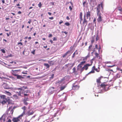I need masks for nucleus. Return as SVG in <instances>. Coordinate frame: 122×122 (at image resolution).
Wrapping results in <instances>:
<instances>
[{
  "label": "nucleus",
  "mask_w": 122,
  "mask_h": 122,
  "mask_svg": "<svg viewBox=\"0 0 122 122\" xmlns=\"http://www.w3.org/2000/svg\"><path fill=\"white\" fill-rule=\"evenodd\" d=\"M114 66H115V65H112V66H108V67H112Z\"/></svg>",
  "instance_id": "680f3d73"
},
{
  "label": "nucleus",
  "mask_w": 122,
  "mask_h": 122,
  "mask_svg": "<svg viewBox=\"0 0 122 122\" xmlns=\"http://www.w3.org/2000/svg\"><path fill=\"white\" fill-rule=\"evenodd\" d=\"M118 10L120 11H122V8H119Z\"/></svg>",
  "instance_id": "864d4df0"
},
{
  "label": "nucleus",
  "mask_w": 122,
  "mask_h": 122,
  "mask_svg": "<svg viewBox=\"0 0 122 122\" xmlns=\"http://www.w3.org/2000/svg\"><path fill=\"white\" fill-rule=\"evenodd\" d=\"M44 66H45L46 67V68H48L50 66L49 64L47 63H44Z\"/></svg>",
  "instance_id": "bb28decb"
},
{
  "label": "nucleus",
  "mask_w": 122,
  "mask_h": 122,
  "mask_svg": "<svg viewBox=\"0 0 122 122\" xmlns=\"http://www.w3.org/2000/svg\"><path fill=\"white\" fill-rule=\"evenodd\" d=\"M66 19L67 20H69L70 19V18L68 16H67L66 17Z\"/></svg>",
  "instance_id": "052dcab7"
},
{
  "label": "nucleus",
  "mask_w": 122,
  "mask_h": 122,
  "mask_svg": "<svg viewBox=\"0 0 122 122\" xmlns=\"http://www.w3.org/2000/svg\"><path fill=\"white\" fill-rule=\"evenodd\" d=\"M106 85V84H105L104 83H103L101 85L100 84V87H99L100 88L102 87L104 88L105 87Z\"/></svg>",
  "instance_id": "412c9836"
},
{
  "label": "nucleus",
  "mask_w": 122,
  "mask_h": 122,
  "mask_svg": "<svg viewBox=\"0 0 122 122\" xmlns=\"http://www.w3.org/2000/svg\"><path fill=\"white\" fill-rule=\"evenodd\" d=\"M4 87L5 89H9L10 88H9L8 86L6 84H5L4 85Z\"/></svg>",
  "instance_id": "5701e85b"
},
{
  "label": "nucleus",
  "mask_w": 122,
  "mask_h": 122,
  "mask_svg": "<svg viewBox=\"0 0 122 122\" xmlns=\"http://www.w3.org/2000/svg\"><path fill=\"white\" fill-rule=\"evenodd\" d=\"M57 40L56 38L54 37L53 38V41H56Z\"/></svg>",
  "instance_id": "3c124183"
},
{
  "label": "nucleus",
  "mask_w": 122,
  "mask_h": 122,
  "mask_svg": "<svg viewBox=\"0 0 122 122\" xmlns=\"http://www.w3.org/2000/svg\"><path fill=\"white\" fill-rule=\"evenodd\" d=\"M99 39V37L98 36V35H97V37L96 38V41H98Z\"/></svg>",
  "instance_id": "58836bf2"
},
{
  "label": "nucleus",
  "mask_w": 122,
  "mask_h": 122,
  "mask_svg": "<svg viewBox=\"0 0 122 122\" xmlns=\"http://www.w3.org/2000/svg\"><path fill=\"white\" fill-rule=\"evenodd\" d=\"M91 16V12L89 11H88V12H87L86 14V16L87 19H88V18L89 17L90 19V17Z\"/></svg>",
  "instance_id": "dca6fc26"
},
{
  "label": "nucleus",
  "mask_w": 122,
  "mask_h": 122,
  "mask_svg": "<svg viewBox=\"0 0 122 122\" xmlns=\"http://www.w3.org/2000/svg\"><path fill=\"white\" fill-rule=\"evenodd\" d=\"M23 88H24L25 89L27 88V87H25L24 86H23L21 87L16 88L15 89L16 90L20 91L19 92H16L17 94L19 96H21V94H23L24 93V90L23 89Z\"/></svg>",
  "instance_id": "f03ea898"
},
{
  "label": "nucleus",
  "mask_w": 122,
  "mask_h": 122,
  "mask_svg": "<svg viewBox=\"0 0 122 122\" xmlns=\"http://www.w3.org/2000/svg\"><path fill=\"white\" fill-rule=\"evenodd\" d=\"M20 71V70H12L11 71L13 75L15 76V75H17V74H16V73H17V72L19 71Z\"/></svg>",
  "instance_id": "ddd939ff"
},
{
  "label": "nucleus",
  "mask_w": 122,
  "mask_h": 122,
  "mask_svg": "<svg viewBox=\"0 0 122 122\" xmlns=\"http://www.w3.org/2000/svg\"><path fill=\"white\" fill-rule=\"evenodd\" d=\"M100 6H101L102 8V11L103 10V2H101L100 4H99L97 7V15L101 14L100 12Z\"/></svg>",
  "instance_id": "20e7f679"
},
{
  "label": "nucleus",
  "mask_w": 122,
  "mask_h": 122,
  "mask_svg": "<svg viewBox=\"0 0 122 122\" xmlns=\"http://www.w3.org/2000/svg\"><path fill=\"white\" fill-rule=\"evenodd\" d=\"M85 16L86 15H85L84 16V20L83 21V24L84 25H87V21L86 20V19L85 18Z\"/></svg>",
  "instance_id": "4468645a"
},
{
  "label": "nucleus",
  "mask_w": 122,
  "mask_h": 122,
  "mask_svg": "<svg viewBox=\"0 0 122 122\" xmlns=\"http://www.w3.org/2000/svg\"><path fill=\"white\" fill-rule=\"evenodd\" d=\"M28 98H25L23 100V101H28Z\"/></svg>",
  "instance_id": "49530a36"
},
{
  "label": "nucleus",
  "mask_w": 122,
  "mask_h": 122,
  "mask_svg": "<svg viewBox=\"0 0 122 122\" xmlns=\"http://www.w3.org/2000/svg\"><path fill=\"white\" fill-rule=\"evenodd\" d=\"M39 7H40V8L41 7V2H40L39 4L38 5Z\"/></svg>",
  "instance_id": "de8ad7c7"
},
{
  "label": "nucleus",
  "mask_w": 122,
  "mask_h": 122,
  "mask_svg": "<svg viewBox=\"0 0 122 122\" xmlns=\"http://www.w3.org/2000/svg\"><path fill=\"white\" fill-rule=\"evenodd\" d=\"M48 63H49L50 64V65H53V63L52 61H48Z\"/></svg>",
  "instance_id": "f704fd0d"
},
{
  "label": "nucleus",
  "mask_w": 122,
  "mask_h": 122,
  "mask_svg": "<svg viewBox=\"0 0 122 122\" xmlns=\"http://www.w3.org/2000/svg\"><path fill=\"white\" fill-rule=\"evenodd\" d=\"M15 107H13V109H11L10 111V113L11 114H13V112H14V109H15Z\"/></svg>",
  "instance_id": "7c9ffc66"
},
{
  "label": "nucleus",
  "mask_w": 122,
  "mask_h": 122,
  "mask_svg": "<svg viewBox=\"0 0 122 122\" xmlns=\"http://www.w3.org/2000/svg\"><path fill=\"white\" fill-rule=\"evenodd\" d=\"M3 122H5V117L3 118Z\"/></svg>",
  "instance_id": "4d7b16f0"
},
{
  "label": "nucleus",
  "mask_w": 122,
  "mask_h": 122,
  "mask_svg": "<svg viewBox=\"0 0 122 122\" xmlns=\"http://www.w3.org/2000/svg\"><path fill=\"white\" fill-rule=\"evenodd\" d=\"M82 12H81L79 15V18L80 19V23L81 24V21L82 20Z\"/></svg>",
  "instance_id": "2eb2a0df"
},
{
  "label": "nucleus",
  "mask_w": 122,
  "mask_h": 122,
  "mask_svg": "<svg viewBox=\"0 0 122 122\" xmlns=\"http://www.w3.org/2000/svg\"><path fill=\"white\" fill-rule=\"evenodd\" d=\"M92 63L91 64H87L84 66L83 67V68H84L85 70H86L88 69V67L91 66L92 65Z\"/></svg>",
  "instance_id": "f8f14e48"
},
{
  "label": "nucleus",
  "mask_w": 122,
  "mask_h": 122,
  "mask_svg": "<svg viewBox=\"0 0 122 122\" xmlns=\"http://www.w3.org/2000/svg\"><path fill=\"white\" fill-rule=\"evenodd\" d=\"M31 22V20H29V21L28 22V23L29 24H30Z\"/></svg>",
  "instance_id": "13d9d810"
},
{
  "label": "nucleus",
  "mask_w": 122,
  "mask_h": 122,
  "mask_svg": "<svg viewBox=\"0 0 122 122\" xmlns=\"http://www.w3.org/2000/svg\"><path fill=\"white\" fill-rule=\"evenodd\" d=\"M3 115L0 118V122H2L3 121Z\"/></svg>",
  "instance_id": "c9c22d12"
},
{
  "label": "nucleus",
  "mask_w": 122,
  "mask_h": 122,
  "mask_svg": "<svg viewBox=\"0 0 122 122\" xmlns=\"http://www.w3.org/2000/svg\"><path fill=\"white\" fill-rule=\"evenodd\" d=\"M11 120L10 119H8L7 121L6 122H11Z\"/></svg>",
  "instance_id": "8fccbe9b"
},
{
  "label": "nucleus",
  "mask_w": 122,
  "mask_h": 122,
  "mask_svg": "<svg viewBox=\"0 0 122 122\" xmlns=\"http://www.w3.org/2000/svg\"><path fill=\"white\" fill-rule=\"evenodd\" d=\"M95 36H94V37H93L92 38V40L91 41V43H92L93 44L94 42L95 39L94 38V37Z\"/></svg>",
  "instance_id": "c85d7f7f"
},
{
  "label": "nucleus",
  "mask_w": 122,
  "mask_h": 122,
  "mask_svg": "<svg viewBox=\"0 0 122 122\" xmlns=\"http://www.w3.org/2000/svg\"><path fill=\"white\" fill-rule=\"evenodd\" d=\"M26 108V107L25 106H24L21 108L23 110V111L22 113L20 115V116H23L25 114V110Z\"/></svg>",
  "instance_id": "9d476101"
},
{
  "label": "nucleus",
  "mask_w": 122,
  "mask_h": 122,
  "mask_svg": "<svg viewBox=\"0 0 122 122\" xmlns=\"http://www.w3.org/2000/svg\"><path fill=\"white\" fill-rule=\"evenodd\" d=\"M85 69L84 68H83V67H82L80 70V71L81 72H81H82Z\"/></svg>",
  "instance_id": "a19ab883"
},
{
  "label": "nucleus",
  "mask_w": 122,
  "mask_h": 122,
  "mask_svg": "<svg viewBox=\"0 0 122 122\" xmlns=\"http://www.w3.org/2000/svg\"><path fill=\"white\" fill-rule=\"evenodd\" d=\"M100 68L99 66L98 67V68H96L95 66H94L92 68V70L88 73V75L94 73H95V71L97 72H99L100 71Z\"/></svg>",
  "instance_id": "7ed1b4c3"
},
{
  "label": "nucleus",
  "mask_w": 122,
  "mask_h": 122,
  "mask_svg": "<svg viewBox=\"0 0 122 122\" xmlns=\"http://www.w3.org/2000/svg\"><path fill=\"white\" fill-rule=\"evenodd\" d=\"M48 14L50 15H51V12H48Z\"/></svg>",
  "instance_id": "338daca9"
},
{
  "label": "nucleus",
  "mask_w": 122,
  "mask_h": 122,
  "mask_svg": "<svg viewBox=\"0 0 122 122\" xmlns=\"http://www.w3.org/2000/svg\"><path fill=\"white\" fill-rule=\"evenodd\" d=\"M49 19L51 20H53L54 19V18L53 17H50L49 18Z\"/></svg>",
  "instance_id": "bf43d9fd"
},
{
  "label": "nucleus",
  "mask_w": 122,
  "mask_h": 122,
  "mask_svg": "<svg viewBox=\"0 0 122 122\" xmlns=\"http://www.w3.org/2000/svg\"><path fill=\"white\" fill-rule=\"evenodd\" d=\"M96 18H94V19L93 20V22L96 25Z\"/></svg>",
  "instance_id": "c03bdc74"
},
{
  "label": "nucleus",
  "mask_w": 122,
  "mask_h": 122,
  "mask_svg": "<svg viewBox=\"0 0 122 122\" xmlns=\"http://www.w3.org/2000/svg\"><path fill=\"white\" fill-rule=\"evenodd\" d=\"M85 63V61H82L81 62H80V64H81V65H83L84 63Z\"/></svg>",
  "instance_id": "e433bc0d"
},
{
  "label": "nucleus",
  "mask_w": 122,
  "mask_h": 122,
  "mask_svg": "<svg viewBox=\"0 0 122 122\" xmlns=\"http://www.w3.org/2000/svg\"><path fill=\"white\" fill-rule=\"evenodd\" d=\"M101 14L97 15L98 16V18L97 19V21L99 23H100L102 20V18L101 16Z\"/></svg>",
  "instance_id": "423d86ee"
},
{
  "label": "nucleus",
  "mask_w": 122,
  "mask_h": 122,
  "mask_svg": "<svg viewBox=\"0 0 122 122\" xmlns=\"http://www.w3.org/2000/svg\"><path fill=\"white\" fill-rule=\"evenodd\" d=\"M66 86H61L60 88V89L61 91H62L65 88Z\"/></svg>",
  "instance_id": "cd10ccee"
},
{
  "label": "nucleus",
  "mask_w": 122,
  "mask_h": 122,
  "mask_svg": "<svg viewBox=\"0 0 122 122\" xmlns=\"http://www.w3.org/2000/svg\"><path fill=\"white\" fill-rule=\"evenodd\" d=\"M65 25L66 26H68L70 25V23L68 22H66Z\"/></svg>",
  "instance_id": "4c0bfd02"
},
{
  "label": "nucleus",
  "mask_w": 122,
  "mask_h": 122,
  "mask_svg": "<svg viewBox=\"0 0 122 122\" xmlns=\"http://www.w3.org/2000/svg\"><path fill=\"white\" fill-rule=\"evenodd\" d=\"M121 76H122V73H121L120 72L117 74L115 76H114V78L115 79H116L120 78Z\"/></svg>",
  "instance_id": "1a4fd4ad"
},
{
  "label": "nucleus",
  "mask_w": 122,
  "mask_h": 122,
  "mask_svg": "<svg viewBox=\"0 0 122 122\" xmlns=\"http://www.w3.org/2000/svg\"><path fill=\"white\" fill-rule=\"evenodd\" d=\"M117 70L120 71L121 72H120L121 73H122V69H121L120 68L117 67Z\"/></svg>",
  "instance_id": "72a5a7b5"
},
{
  "label": "nucleus",
  "mask_w": 122,
  "mask_h": 122,
  "mask_svg": "<svg viewBox=\"0 0 122 122\" xmlns=\"http://www.w3.org/2000/svg\"><path fill=\"white\" fill-rule=\"evenodd\" d=\"M2 2L3 4H4L5 3V1L4 0H2Z\"/></svg>",
  "instance_id": "69168bd1"
},
{
  "label": "nucleus",
  "mask_w": 122,
  "mask_h": 122,
  "mask_svg": "<svg viewBox=\"0 0 122 122\" xmlns=\"http://www.w3.org/2000/svg\"><path fill=\"white\" fill-rule=\"evenodd\" d=\"M63 22V21H62L61 20H60V21L59 22V24H61V23H62Z\"/></svg>",
  "instance_id": "603ef678"
},
{
  "label": "nucleus",
  "mask_w": 122,
  "mask_h": 122,
  "mask_svg": "<svg viewBox=\"0 0 122 122\" xmlns=\"http://www.w3.org/2000/svg\"><path fill=\"white\" fill-rule=\"evenodd\" d=\"M90 53H88L87 55L85 57V59H87L89 57H90Z\"/></svg>",
  "instance_id": "c756f323"
},
{
  "label": "nucleus",
  "mask_w": 122,
  "mask_h": 122,
  "mask_svg": "<svg viewBox=\"0 0 122 122\" xmlns=\"http://www.w3.org/2000/svg\"><path fill=\"white\" fill-rule=\"evenodd\" d=\"M101 77H99L96 80V82L97 83L98 87H99L100 84L101 82Z\"/></svg>",
  "instance_id": "6e6552de"
},
{
  "label": "nucleus",
  "mask_w": 122,
  "mask_h": 122,
  "mask_svg": "<svg viewBox=\"0 0 122 122\" xmlns=\"http://www.w3.org/2000/svg\"><path fill=\"white\" fill-rule=\"evenodd\" d=\"M24 104L26 105H27L28 104V103L26 102V101H23Z\"/></svg>",
  "instance_id": "473e14b6"
},
{
  "label": "nucleus",
  "mask_w": 122,
  "mask_h": 122,
  "mask_svg": "<svg viewBox=\"0 0 122 122\" xmlns=\"http://www.w3.org/2000/svg\"><path fill=\"white\" fill-rule=\"evenodd\" d=\"M12 107H9L8 109V111H10L11 109H12Z\"/></svg>",
  "instance_id": "79ce46f5"
},
{
  "label": "nucleus",
  "mask_w": 122,
  "mask_h": 122,
  "mask_svg": "<svg viewBox=\"0 0 122 122\" xmlns=\"http://www.w3.org/2000/svg\"><path fill=\"white\" fill-rule=\"evenodd\" d=\"M95 56L92 59V60H95L96 58H100V56H99V54H98L97 52H96L95 53Z\"/></svg>",
  "instance_id": "9b49d317"
},
{
  "label": "nucleus",
  "mask_w": 122,
  "mask_h": 122,
  "mask_svg": "<svg viewBox=\"0 0 122 122\" xmlns=\"http://www.w3.org/2000/svg\"><path fill=\"white\" fill-rule=\"evenodd\" d=\"M95 47L97 49H98V45L97 44H96V45H95Z\"/></svg>",
  "instance_id": "6e6d98bb"
},
{
  "label": "nucleus",
  "mask_w": 122,
  "mask_h": 122,
  "mask_svg": "<svg viewBox=\"0 0 122 122\" xmlns=\"http://www.w3.org/2000/svg\"><path fill=\"white\" fill-rule=\"evenodd\" d=\"M4 93L7 95L9 96H11L12 95V94L11 93L6 91H5Z\"/></svg>",
  "instance_id": "a211bd4d"
},
{
  "label": "nucleus",
  "mask_w": 122,
  "mask_h": 122,
  "mask_svg": "<svg viewBox=\"0 0 122 122\" xmlns=\"http://www.w3.org/2000/svg\"><path fill=\"white\" fill-rule=\"evenodd\" d=\"M73 73H76L77 72L76 71V68L75 67L73 68L72 69Z\"/></svg>",
  "instance_id": "a878e982"
},
{
  "label": "nucleus",
  "mask_w": 122,
  "mask_h": 122,
  "mask_svg": "<svg viewBox=\"0 0 122 122\" xmlns=\"http://www.w3.org/2000/svg\"><path fill=\"white\" fill-rule=\"evenodd\" d=\"M24 122H30V121H28L27 120H25Z\"/></svg>",
  "instance_id": "774afa93"
},
{
  "label": "nucleus",
  "mask_w": 122,
  "mask_h": 122,
  "mask_svg": "<svg viewBox=\"0 0 122 122\" xmlns=\"http://www.w3.org/2000/svg\"><path fill=\"white\" fill-rule=\"evenodd\" d=\"M70 51H68L67 52H66L64 54L62 55V57L64 58L69 53H70Z\"/></svg>",
  "instance_id": "4be33fe9"
},
{
  "label": "nucleus",
  "mask_w": 122,
  "mask_h": 122,
  "mask_svg": "<svg viewBox=\"0 0 122 122\" xmlns=\"http://www.w3.org/2000/svg\"><path fill=\"white\" fill-rule=\"evenodd\" d=\"M69 9L70 10H72V8H71V6H70L69 7Z\"/></svg>",
  "instance_id": "0e129e2a"
},
{
  "label": "nucleus",
  "mask_w": 122,
  "mask_h": 122,
  "mask_svg": "<svg viewBox=\"0 0 122 122\" xmlns=\"http://www.w3.org/2000/svg\"><path fill=\"white\" fill-rule=\"evenodd\" d=\"M82 65L80 64H79L77 66V70H78L80 68H82Z\"/></svg>",
  "instance_id": "b1692460"
},
{
  "label": "nucleus",
  "mask_w": 122,
  "mask_h": 122,
  "mask_svg": "<svg viewBox=\"0 0 122 122\" xmlns=\"http://www.w3.org/2000/svg\"><path fill=\"white\" fill-rule=\"evenodd\" d=\"M22 117L20 116V115L17 117L13 118L12 119V121L13 122H19L20 121V120L21 119V117Z\"/></svg>",
  "instance_id": "39448f33"
},
{
  "label": "nucleus",
  "mask_w": 122,
  "mask_h": 122,
  "mask_svg": "<svg viewBox=\"0 0 122 122\" xmlns=\"http://www.w3.org/2000/svg\"><path fill=\"white\" fill-rule=\"evenodd\" d=\"M79 86L77 85H73V89H78L79 88Z\"/></svg>",
  "instance_id": "6ab92c4d"
},
{
  "label": "nucleus",
  "mask_w": 122,
  "mask_h": 122,
  "mask_svg": "<svg viewBox=\"0 0 122 122\" xmlns=\"http://www.w3.org/2000/svg\"><path fill=\"white\" fill-rule=\"evenodd\" d=\"M0 97L2 101L1 103L2 104H5L7 102H8L9 104V101L10 99L9 97H7L6 96L4 95H1Z\"/></svg>",
  "instance_id": "f257e3e1"
},
{
  "label": "nucleus",
  "mask_w": 122,
  "mask_h": 122,
  "mask_svg": "<svg viewBox=\"0 0 122 122\" xmlns=\"http://www.w3.org/2000/svg\"><path fill=\"white\" fill-rule=\"evenodd\" d=\"M21 12L20 11H19L18 12V13L19 14H21Z\"/></svg>",
  "instance_id": "e2e57ef3"
},
{
  "label": "nucleus",
  "mask_w": 122,
  "mask_h": 122,
  "mask_svg": "<svg viewBox=\"0 0 122 122\" xmlns=\"http://www.w3.org/2000/svg\"><path fill=\"white\" fill-rule=\"evenodd\" d=\"M1 51L3 53H5V50L4 49H1Z\"/></svg>",
  "instance_id": "37998d69"
},
{
  "label": "nucleus",
  "mask_w": 122,
  "mask_h": 122,
  "mask_svg": "<svg viewBox=\"0 0 122 122\" xmlns=\"http://www.w3.org/2000/svg\"><path fill=\"white\" fill-rule=\"evenodd\" d=\"M34 112L30 110L28 111L26 113V115L27 116H29L33 114Z\"/></svg>",
  "instance_id": "0eeeda50"
},
{
  "label": "nucleus",
  "mask_w": 122,
  "mask_h": 122,
  "mask_svg": "<svg viewBox=\"0 0 122 122\" xmlns=\"http://www.w3.org/2000/svg\"><path fill=\"white\" fill-rule=\"evenodd\" d=\"M35 50H33V51H32L31 53L32 54H33V55H34L35 54Z\"/></svg>",
  "instance_id": "a18cd8bd"
},
{
  "label": "nucleus",
  "mask_w": 122,
  "mask_h": 122,
  "mask_svg": "<svg viewBox=\"0 0 122 122\" xmlns=\"http://www.w3.org/2000/svg\"><path fill=\"white\" fill-rule=\"evenodd\" d=\"M15 76H16L17 79H23L24 78V77H22L21 76L18 74L15 75Z\"/></svg>",
  "instance_id": "f3484780"
},
{
  "label": "nucleus",
  "mask_w": 122,
  "mask_h": 122,
  "mask_svg": "<svg viewBox=\"0 0 122 122\" xmlns=\"http://www.w3.org/2000/svg\"><path fill=\"white\" fill-rule=\"evenodd\" d=\"M77 51V50H76L75 52L73 54V56H72V58H73L75 56L76 54L77 55L78 54V52H77L76 53V52Z\"/></svg>",
  "instance_id": "393cba45"
},
{
  "label": "nucleus",
  "mask_w": 122,
  "mask_h": 122,
  "mask_svg": "<svg viewBox=\"0 0 122 122\" xmlns=\"http://www.w3.org/2000/svg\"><path fill=\"white\" fill-rule=\"evenodd\" d=\"M92 47V45H90L89 47L88 50L90 51L91 50V48Z\"/></svg>",
  "instance_id": "2f4dec72"
},
{
  "label": "nucleus",
  "mask_w": 122,
  "mask_h": 122,
  "mask_svg": "<svg viewBox=\"0 0 122 122\" xmlns=\"http://www.w3.org/2000/svg\"><path fill=\"white\" fill-rule=\"evenodd\" d=\"M52 35L51 34H49V35L48 37H52Z\"/></svg>",
  "instance_id": "5fc2aeb1"
},
{
  "label": "nucleus",
  "mask_w": 122,
  "mask_h": 122,
  "mask_svg": "<svg viewBox=\"0 0 122 122\" xmlns=\"http://www.w3.org/2000/svg\"><path fill=\"white\" fill-rule=\"evenodd\" d=\"M86 1H85L83 3V6L84 7H85V4L86 3Z\"/></svg>",
  "instance_id": "09e8293b"
},
{
  "label": "nucleus",
  "mask_w": 122,
  "mask_h": 122,
  "mask_svg": "<svg viewBox=\"0 0 122 122\" xmlns=\"http://www.w3.org/2000/svg\"><path fill=\"white\" fill-rule=\"evenodd\" d=\"M18 45H20L19 46H22L23 45V44L21 42H20L18 43Z\"/></svg>",
  "instance_id": "ea45409f"
},
{
  "label": "nucleus",
  "mask_w": 122,
  "mask_h": 122,
  "mask_svg": "<svg viewBox=\"0 0 122 122\" xmlns=\"http://www.w3.org/2000/svg\"><path fill=\"white\" fill-rule=\"evenodd\" d=\"M110 87V86L109 85L106 84L105 87L104 88V89L106 90V91H107L108 90V89Z\"/></svg>",
  "instance_id": "aec40b11"
}]
</instances>
